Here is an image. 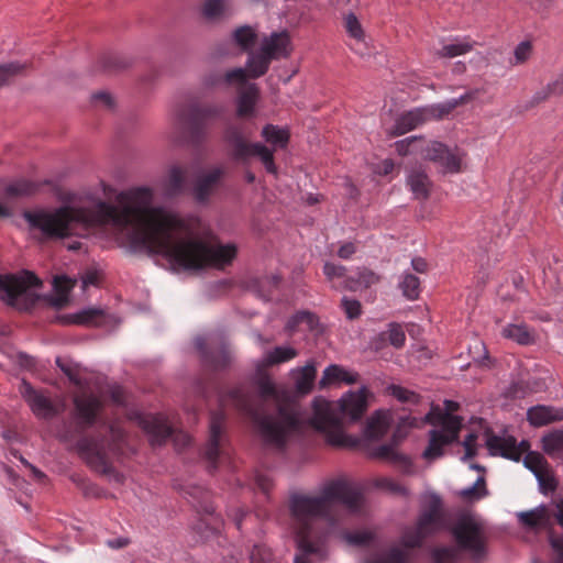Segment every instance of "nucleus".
<instances>
[{
    "label": "nucleus",
    "mask_w": 563,
    "mask_h": 563,
    "mask_svg": "<svg viewBox=\"0 0 563 563\" xmlns=\"http://www.w3.org/2000/svg\"><path fill=\"white\" fill-rule=\"evenodd\" d=\"M92 101L95 104L101 106L109 110L113 109V107H114V100H113L112 96L106 91L96 92L92 96Z\"/></svg>",
    "instance_id": "nucleus-63"
},
{
    "label": "nucleus",
    "mask_w": 563,
    "mask_h": 563,
    "mask_svg": "<svg viewBox=\"0 0 563 563\" xmlns=\"http://www.w3.org/2000/svg\"><path fill=\"white\" fill-rule=\"evenodd\" d=\"M290 374L295 383V389L299 395H308L311 393L317 377L314 362H309L302 367L294 368Z\"/></svg>",
    "instance_id": "nucleus-25"
},
{
    "label": "nucleus",
    "mask_w": 563,
    "mask_h": 563,
    "mask_svg": "<svg viewBox=\"0 0 563 563\" xmlns=\"http://www.w3.org/2000/svg\"><path fill=\"white\" fill-rule=\"evenodd\" d=\"M200 518L195 525V531L202 540H209L220 534L223 520L216 514L211 504L200 505Z\"/></svg>",
    "instance_id": "nucleus-20"
},
{
    "label": "nucleus",
    "mask_w": 563,
    "mask_h": 563,
    "mask_svg": "<svg viewBox=\"0 0 563 563\" xmlns=\"http://www.w3.org/2000/svg\"><path fill=\"white\" fill-rule=\"evenodd\" d=\"M375 486L396 496H407L408 489L398 481L390 477H378L374 482Z\"/></svg>",
    "instance_id": "nucleus-46"
},
{
    "label": "nucleus",
    "mask_w": 563,
    "mask_h": 563,
    "mask_svg": "<svg viewBox=\"0 0 563 563\" xmlns=\"http://www.w3.org/2000/svg\"><path fill=\"white\" fill-rule=\"evenodd\" d=\"M424 108L429 120H441L448 117L455 109V104L453 103L452 99H450L445 102L428 106Z\"/></svg>",
    "instance_id": "nucleus-49"
},
{
    "label": "nucleus",
    "mask_w": 563,
    "mask_h": 563,
    "mask_svg": "<svg viewBox=\"0 0 563 563\" xmlns=\"http://www.w3.org/2000/svg\"><path fill=\"white\" fill-rule=\"evenodd\" d=\"M428 115L426 108H417L408 112L402 113L397 120L394 128L395 135L405 134L419 125L427 122Z\"/></svg>",
    "instance_id": "nucleus-28"
},
{
    "label": "nucleus",
    "mask_w": 563,
    "mask_h": 563,
    "mask_svg": "<svg viewBox=\"0 0 563 563\" xmlns=\"http://www.w3.org/2000/svg\"><path fill=\"white\" fill-rule=\"evenodd\" d=\"M517 517L522 527L532 531L547 529L551 520L550 512L545 506L518 512Z\"/></svg>",
    "instance_id": "nucleus-23"
},
{
    "label": "nucleus",
    "mask_w": 563,
    "mask_h": 563,
    "mask_svg": "<svg viewBox=\"0 0 563 563\" xmlns=\"http://www.w3.org/2000/svg\"><path fill=\"white\" fill-rule=\"evenodd\" d=\"M532 53V45L528 41H523L520 44L517 45L515 48L514 55L515 60L511 62L512 65H519L526 63Z\"/></svg>",
    "instance_id": "nucleus-59"
},
{
    "label": "nucleus",
    "mask_w": 563,
    "mask_h": 563,
    "mask_svg": "<svg viewBox=\"0 0 563 563\" xmlns=\"http://www.w3.org/2000/svg\"><path fill=\"white\" fill-rule=\"evenodd\" d=\"M460 405L453 400L444 401V409L432 406L430 411L422 419L433 427L429 431V442L422 456L426 460H435L443 455L444 449L459 440L463 426V419L454 415Z\"/></svg>",
    "instance_id": "nucleus-6"
},
{
    "label": "nucleus",
    "mask_w": 563,
    "mask_h": 563,
    "mask_svg": "<svg viewBox=\"0 0 563 563\" xmlns=\"http://www.w3.org/2000/svg\"><path fill=\"white\" fill-rule=\"evenodd\" d=\"M475 45L476 42L470 37H455L451 43L443 45L437 54L442 58H453L470 53Z\"/></svg>",
    "instance_id": "nucleus-35"
},
{
    "label": "nucleus",
    "mask_w": 563,
    "mask_h": 563,
    "mask_svg": "<svg viewBox=\"0 0 563 563\" xmlns=\"http://www.w3.org/2000/svg\"><path fill=\"white\" fill-rule=\"evenodd\" d=\"M552 96H554V93H553V91L551 89V85L549 82L545 87L541 88L533 95V97L531 99V104L534 106L540 102H543Z\"/></svg>",
    "instance_id": "nucleus-64"
},
{
    "label": "nucleus",
    "mask_w": 563,
    "mask_h": 563,
    "mask_svg": "<svg viewBox=\"0 0 563 563\" xmlns=\"http://www.w3.org/2000/svg\"><path fill=\"white\" fill-rule=\"evenodd\" d=\"M255 393L240 386L229 391V399L246 416L265 446L282 451L288 441L302 435L309 428L324 437L325 442L336 448H355L360 440L345 433V422L362 419L368 408L366 387L345 393L338 401L314 397L311 413L303 415L300 406L283 387L277 386L267 374L255 380Z\"/></svg>",
    "instance_id": "nucleus-2"
},
{
    "label": "nucleus",
    "mask_w": 563,
    "mask_h": 563,
    "mask_svg": "<svg viewBox=\"0 0 563 563\" xmlns=\"http://www.w3.org/2000/svg\"><path fill=\"white\" fill-rule=\"evenodd\" d=\"M152 190L121 192L117 203L98 202L93 208L60 207L54 211H25L32 229L48 239L80 234L95 225H111L134 250L166 257L186 271L224 268L236 256L234 244L223 245L214 235L192 236L179 217L151 206Z\"/></svg>",
    "instance_id": "nucleus-1"
},
{
    "label": "nucleus",
    "mask_w": 563,
    "mask_h": 563,
    "mask_svg": "<svg viewBox=\"0 0 563 563\" xmlns=\"http://www.w3.org/2000/svg\"><path fill=\"white\" fill-rule=\"evenodd\" d=\"M419 154L431 162L439 164L445 173L455 174L461 170V157L459 154L451 152L444 144L430 141L424 142L421 139Z\"/></svg>",
    "instance_id": "nucleus-16"
},
{
    "label": "nucleus",
    "mask_w": 563,
    "mask_h": 563,
    "mask_svg": "<svg viewBox=\"0 0 563 563\" xmlns=\"http://www.w3.org/2000/svg\"><path fill=\"white\" fill-rule=\"evenodd\" d=\"M345 538L350 544L366 547L374 541L375 533L371 530H358L346 533Z\"/></svg>",
    "instance_id": "nucleus-53"
},
{
    "label": "nucleus",
    "mask_w": 563,
    "mask_h": 563,
    "mask_svg": "<svg viewBox=\"0 0 563 563\" xmlns=\"http://www.w3.org/2000/svg\"><path fill=\"white\" fill-rule=\"evenodd\" d=\"M19 391L37 418L48 420L59 415V407L48 396L41 390H36L26 380H22Z\"/></svg>",
    "instance_id": "nucleus-18"
},
{
    "label": "nucleus",
    "mask_w": 563,
    "mask_h": 563,
    "mask_svg": "<svg viewBox=\"0 0 563 563\" xmlns=\"http://www.w3.org/2000/svg\"><path fill=\"white\" fill-rule=\"evenodd\" d=\"M386 394L393 396L402 404L417 405L420 400V396L415 391H411L399 385H389L386 387Z\"/></svg>",
    "instance_id": "nucleus-44"
},
{
    "label": "nucleus",
    "mask_w": 563,
    "mask_h": 563,
    "mask_svg": "<svg viewBox=\"0 0 563 563\" xmlns=\"http://www.w3.org/2000/svg\"><path fill=\"white\" fill-rule=\"evenodd\" d=\"M421 139L418 136L406 137L395 143L396 151L399 155L406 156L408 154H419V146Z\"/></svg>",
    "instance_id": "nucleus-51"
},
{
    "label": "nucleus",
    "mask_w": 563,
    "mask_h": 563,
    "mask_svg": "<svg viewBox=\"0 0 563 563\" xmlns=\"http://www.w3.org/2000/svg\"><path fill=\"white\" fill-rule=\"evenodd\" d=\"M358 379V374L346 371L344 367L331 364L322 373L318 383L319 389H325L331 385L344 383L346 385L355 384Z\"/></svg>",
    "instance_id": "nucleus-22"
},
{
    "label": "nucleus",
    "mask_w": 563,
    "mask_h": 563,
    "mask_svg": "<svg viewBox=\"0 0 563 563\" xmlns=\"http://www.w3.org/2000/svg\"><path fill=\"white\" fill-rule=\"evenodd\" d=\"M363 495L345 479H332L322 485L318 495L295 494L289 510L299 554L295 563H308V556L323 560L329 531L339 522L341 507L352 514L360 512Z\"/></svg>",
    "instance_id": "nucleus-3"
},
{
    "label": "nucleus",
    "mask_w": 563,
    "mask_h": 563,
    "mask_svg": "<svg viewBox=\"0 0 563 563\" xmlns=\"http://www.w3.org/2000/svg\"><path fill=\"white\" fill-rule=\"evenodd\" d=\"M346 268L343 265H336L333 263H325L323 266V273L328 280L332 283L333 288L341 289L344 286Z\"/></svg>",
    "instance_id": "nucleus-43"
},
{
    "label": "nucleus",
    "mask_w": 563,
    "mask_h": 563,
    "mask_svg": "<svg viewBox=\"0 0 563 563\" xmlns=\"http://www.w3.org/2000/svg\"><path fill=\"white\" fill-rule=\"evenodd\" d=\"M251 563H276L275 556L269 548L264 544H255L250 553Z\"/></svg>",
    "instance_id": "nucleus-50"
},
{
    "label": "nucleus",
    "mask_w": 563,
    "mask_h": 563,
    "mask_svg": "<svg viewBox=\"0 0 563 563\" xmlns=\"http://www.w3.org/2000/svg\"><path fill=\"white\" fill-rule=\"evenodd\" d=\"M346 317L351 320L356 319L362 313V305L358 300L344 297L341 303Z\"/></svg>",
    "instance_id": "nucleus-60"
},
{
    "label": "nucleus",
    "mask_w": 563,
    "mask_h": 563,
    "mask_svg": "<svg viewBox=\"0 0 563 563\" xmlns=\"http://www.w3.org/2000/svg\"><path fill=\"white\" fill-rule=\"evenodd\" d=\"M186 170L180 166H172L166 177V192L169 196H176L183 191Z\"/></svg>",
    "instance_id": "nucleus-39"
},
{
    "label": "nucleus",
    "mask_w": 563,
    "mask_h": 563,
    "mask_svg": "<svg viewBox=\"0 0 563 563\" xmlns=\"http://www.w3.org/2000/svg\"><path fill=\"white\" fill-rule=\"evenodd\" d=\"M195 344L201 354L203 366L209 371H220L229 365L231 355L228 346L223 342L213 346L209 344L207 339L197 338Z\"/></svg>",
    "instance_id": "nucleus-19"
},
{
    "label": "nucleus",
    "mask_w": 563,
    "mask_h": 563,
    "mask_svg": "<svg viewBox=\"0 0 563 563\" xmlns=\"http://www.w3.org/2000/svg\"><path fill=\"white\" fill-rule=\"evenodd\" d=\"M225 173L224 166H212L199 173L192 185L196 201L207 203L221 187Z\"/></svg>",
    "instance_id": "nucleus-15"
},
{
    "label": "nucleus",
    "mask_w": 563,
    "mask_h": 563,
    "mask_svg": "<svg viewBox=\"0 0 563 563\" xmlns=\"http://www.w3.org/2000/svg\"><path fill=\"white\" fill-rule=\"evenodd\" d=\"M254 484L268 498L269 492L273 488V479L267 474L257 472L254 476Z\"/></svg>",
    "instance_id": "nucleus-61"
},
{
    "label": "nucleus",
    "mask_w": 563,
    "mask_h": 563,
    "mask_svg": "<svg viewBox=\"0 0 563 563\" xmlns=\"http://www.w3.org/2000/svg\"><path fill=\"white\" fill-rule=\"evenodd\" d=\"M273 59H271L261 48L257 52H251L246 62V78H258L265 75Z\"/></svg>",
    "instance_id": "nucleus-32"
},
{
    "label": "nucleus",
    "mask_w": 563,
    "mask_h": 563,
    "mask_svg": "<svg viewBox=\"0 0 563 563\" xmlns=\"http://www.w3.org/2000/svg\"><path fill=\"white\" fill-rule=\"evenodd\" d=\"M542 450L551 457H563V430H554L542 438Z\"/></svg>",
    "instance_id": "nucleus-36"
},
{
    "label": "nucleus",
    "mask_w": 563,
    "mask_h": 563,
    "mask_svg": "<svg viewBox=\"0 0 563 563\" xmlns=\"http://www.w3.org/2000/svg\"><path fill=\"white\" fill-rule=\"evenodd\" d=\"M102 402L93 394L82 393L74 397L69 421L58 431L64 442L76 441L80 457L96 472L109 474L112 459L123 454L128 435L119 421L100 417Z\"/></svg>",
    "instance_id": "nucleus-4"
},
{
    "label": "nucleus",
    "mask_w": 563,
    "mask_h": 563,
    "mask_svg": "<svg viewBox=\"0 0 563 563\" xmlns=\"http://www.w3.org/2000/svg\"><path fill=\"white\" fill-rule=\"evenodd\" d=\"M262 136L266 142L279 147H285L289 140V134L286 130L273 124H267L263 128Z\"/></svg>",
    "instance_id": "nucleus-42"
},
{
    "label": "nucleus",
    "mask_w": 563,
    "mask_h": 563,
    "mask_svg": "<svg viewBox=\"0 0 563 563\" xmlns=\"http://www.w3.org/2000/svg\"><path fill=\"white\" fill-rule=\"evenodd\" d=\"M487 494L486 482L484 476H479L476 482L461 492V496L465 499H479Z\"/></svg>",
    "instance_id": "nucleus-54"
},
{
    "label": "nucleus",
    "mask_w": 563,
    "mask_h": 563,
    "mask_svg": "<svg viewBox=\"0 0 563 563\" xmlns=\"http://www.w3.org/2000/svg\"><path fill=\"white\" fill-rule=\"evenodd\" d=\"M318 323L319 320L314 313L299 311L287 321L286 331L291 334L297 331L301 324H305L307 330L312 331L318 327Z\"/></svg>",
    "instance_id": "nucleus-38"
},
{
    "label": "nucleus",
    "mask_w": 563,
    "mask_h": 563,
    "mask_svg": "<svg viewBox=\"0 0 563 563\" xmlns=\"http://www.w3.org/2000/svg\"><path fill=\"white\" fill-rule=\"evenodd\" d=\"M280 277L278 275H266L253 278L247 283V288L255 292L260 298L271 299L274 290L278 287Z\"/></svg>",
    "instance_id": "nucleus-31"
},
{
    "label": "nucleus",
    "mask_w": 563,
    "mask_h": 563,
    "mask_svg": "<svg viewBox=\"0 0 563 563\" xmlns=\"http://www.w3.org/2000/svg\"><path fill=\"white\" fill-rule=\"evenodd\" d=\"M35 190V184L21 179L8 185L5 188V194L9 197L30 196L34 194Z\"/></svg>",
    "instance_id": "nucleus-48"
},
{
    "label": "nucleus",
    "mask_w": 563,
    "mask_h": 563,
    "mask_svg": "<svg viewBox=\"0 0 563 563\" xmlns=\"http://www.w3.org/2000/svg\"><path fill=\"white\" fill-rule=\"evenodd\" d=\"M40 284L37 276L30 272H24L22 276L0 275V299L13 306L27 288Z\"/></svg>",
    "instance_id": "nucleus-17"
},
{
    "label": "nucleus",
    "mask_w": 563,
    "mask_h": 563,
    "mask_svg": "<svg viewBox=\"0 0 563 563\" xmlns=\"http://www.w3.org/2000/svg\"><path fill=\"white\" fill-rule=\"evenodd\" d=\"M486 446L492 455H500L515 462H519L521 456L526 453L523 465L530 470L534 476L550 466L541 453L529 451L530 444L526 440L517 443L514 437H499L489 433L487 434Z\"/></svg>",
    "instance_id": "nucleus-9"
},
{
    "label": "nucleus",
    "mask_w": 563,
    "mask_h": 563,
    "mask_svg": "<svg viewBox=\"0 0 563 563\" xmlns=\"http://www.w3.org/2000/svg\"><path fill=\"white\" fill-rule=\"evenodd\" d=\"M101 67L107 71H114L119 69H123L129 66V63L118 55H103L100 58Z\"/></svg>",
    "instance_id": "nucleus-56"
},
{
    "label": "nucleus",
    "mask_w": 563,
    "mask_h": 563,
    "mask_svg": "<svg viewBox=\"0 0 563 563\" xmlns=\"http://www.w3.org/2000/svg\"><path fill=\"white\" fill-rule=\"evenodd\" d=\"M225 413L217 410L211 413L209 424V441L205 450V457L208 462V468L213 472L221 464L231 465L232 452L224 437Z\"/></svg>",
    "instance_id": "nucleus-11"
},
{
    "label": "nucleus",
    "mask_w": 563,
    "mask_h": 563,
    "mask_svg": "<svg viewBox=\"0 0 563 563\" xmlns=\"http://www.w3.org/2000/svg\"><path fill=\"white\" fill-rule=\"evenodd\" d=\"M398 288L408 300H416L421 291L420 279L412 273L405 272L400 277Z\"/></svg>",
    "instance_id": "nucleus-37"
},
{
    "label": "nucleus",
    "mask_w": 563,
    "mask_h": 563,
    "mask_svg": "<svg viewBox=\"0 0 563 563\" xmlns=\"http://www.w3.org/2000/svg\"><path fill=\"white\" fill-rule=\"evenodd\" d=\"M75 286V282L66 276H56L53 283L54 294L47 299L48 303L56 308L63 309L69 302V292Z\"/></svg>",
    "instance_id": "nucleus-29"
},
{
    "label": "nucleus",
    "mask_w": 563,
    "mask_h": 563,
    "mask_svg": "<svg viewBox=\"0 0 563 563\" xmlns=\"http://www.w3.org/2000/svg\"><path fill=\"white\" fill-rule=\"evenodd\" d=\"M251 132L240 124L230 123L225 126L223 139L229 147L230 156L242 164H246L251 157L257 156L269 174H276L277 167L274 161V152L261 143H251Z\"/></svg>",
    "instance_id": "nucleus-7"
},
{
    "label": "nucleus",
    "mask_w": 563,
    "mask_h": 563,
    "mask_svg": "<svg viewBox=\"0 0 563 563\" xmlns=\"http://www.w3.org/2000/svg\"><path fill=\"white\" fill-rule=\"evenodd\" d=\"M56 364L74 385L78 387L84 386V382L80 377L79 368L77 365L65 363L60 357L56 358Z\"/></svg>",
    "instance_id": "nucleus-55"
},
{
    "label": "nucleus",
    "mask_w": 563,
    "mask_h": 563,
    "mask_svg": "<svg viewBox=\"0 0 563 563\" xmlns=\"http://www.w3.org/2000/svg\"><path fill=\"white\" fill-rule=\"evenodd\" d=\"M527 419L533 427H543L553 422L563 421V415L559 408L537 405L528 409Z\"/></svg>",
    "instance_id": "nucleus-26"
},
{
    "label": "nucleus",
    "mask_w": 563,
    "mask_h": 563,
    "mask_svg": "<svg viewBox=\"0 0 563 563\" xmlns=\"http://www.w3.org/2000/svg\"><path fill=\"white\" fill-rule=\"evenodd\" d=\"M211 84L238 87V115L247 117L253 114L258 98V88L255 84L246 82V71L243 68L239 67L218 74L211 80Z\"/></svg>",
    "instance_id": "nucleus-13"
},
{
    "label": "nucleus",
    "mask_w": 563,
    "mask_h": 563,
    "mask_svg": "<svg viewBox=\"0 0 563 563\" xmlns=\"http://www.w3.org/2000/svg\"><path fill=\"white\" fill-rule=\"evenodd\" d=\"M228 0H205L201 7L202 15L208 20H218L229 13Z\"/></svg>",
    "instance_id": "nucleus-40"
},
{
    "label": "nucleus",
    "mask_w": 563,
    "mask_h": 563,
    "mask_svg": "<svg viewBox=\"0 0 563 563\" xmlns=\"http://www.w3.org/2000/svg\"><path fill=\"white\" fill-rule=\"evenodd\" d=\"M407 185L416 199L426 200L429 198L432 183L421 167H415L409 170Z\"/></svg>",
    "instance_id": "nucleus-27"
},
{
    "label": "nucleus",
    "mask_w": 563,
    "mask_h": 563,
    "mask_svg": "<svg viewBox=\"0 0 563 563\" xmlns=\"http://www.w3.org/2000/svg\"><path fill=\"white\" fill-rule=\"evenodd\" d=\"M501 334L521 345H530L536 339L533 330L525 323H509L504 327Z\"/></svg>",
    "instance_id": "nucleus-33"
},
{
    "label": "nucleus",
    "mask_w": 563,
    "mask_h": 563,
    "mask_svg": "<svg viewBox=\"0 0 563 563\" xmlns=\"http://www.w3.org/2000/svg\"><path fill=\"white\" fill-rule=\"evenodd\" d=\"M24 68L25 65L20 63L0 65V86L9 82L12 77L20 74Z\"/></svg>",
    "instance_id": "nucleus-58"
},
{
    "label": "nucleus",
    "mask_w": 563,
    "mask_h": 563,
    "mask_svg": "<svg viewBox=\"0 0 563 563\" xmlns=\"http://www.w3.org/2000/svg\"><path fill=\"white\" fill-rule=\"evenodd\" d=\"M419 427V420L415 417H401L400 423L394 431L389 443L378 445L373 456L387 460L393 463L401 473L411 475L415 473V466L409 456L397 451L396 446L407 437L410 428Z\"/></svg>",
    "instance_id": "nucleus-12"
},
{
    "label": "nucleus",
    "mask_w": 563,
    "mask_h": 563,
    "mask_svg": "<svg viewBox=\"0 0 563 563\" xmlns=\"http://www.w3.org/2000/svg\"><path fill=\"white\" fill-rule=\"evenodd\" d=\"M233 38L242 49L247 51L254 45L256 33L251 26L243 25L234 31Z\"/></svg>",
    "instance_id": "nucleus-45"
},
{
    "label": "nucleus",
    "mask_w": 563,
    "mask_h": 563,
    "mask_svg": "<svg viewBox=\"0 0 563 563\" xmlns=\"http://www.w3.org/2000/svg\"><path fill=\"white\" fill-rule=\"evenodd\" d=\"M384 341H388L394 347L400 349L405 345L406 335L400 324L390 323L387 331L380 334Z\"/></svg>",
    "instance_id": "nucleus-47"
},
{
    "label": "nucleus",
    "mask_w": 563,
    "mask_h": 563,
    "mask_svg": "<svg viewBox=\"0 0 563 563\" xmlns=\"http://www.w3.org/2000/svg\"><path fill=\"white\" fill-rule=\"evenodd\" d=\"M297 355L298 352L294 347L276 346L265 355L264 364L266 366L282 364L295 358Z\"/></svg>",
    "instance_id": "nucleus-41"
},
{
    "label": "nucleus",
    "mask_w": 563,
    "mask_h": 563,
    "mask_svg": "<svg viewBox=\"0 0 563 563\" xmlns=\"http://www.w3.org/2000/svg\"><path fill=\"white\" fill-rule=\"evenodd\" d=\"M128 418L143 429L152 445H161L168 439H173L178 449H185L191 442V438L187 433L175 431L163 415L142 413L133 410L129 412Z\"/></svg>",
    "instance_id": "nucleus-10"
},
{
    "label": "nucleus",
    "mask_w": 563,
    "mask_h": 563,
    "mask_svg": "<svg viewBox=\"0 0 563 563\" xmlns=\"http://www.w3.org/2000/svg\"><path fill=\"white\" fill-rule=\"evenodd\" d=\"M59 321L63 324L99 325L103 321V311L89 308L77 313L63 316L59 318Z\"/></svg>",
    "instance_id": "nucleus-30"
},
{
    "label": "nucleus",
    "mask_w": 563,
    "mask_h": 563,
    "mask_svg": "<svg viewBox=\"0 0 563 563\" xmlns=\"http://www.w3.org/2000/svg\"><path fill=\"white\" fill-rule=\"evenodd\" d=\"M222 108L214 104L191 106L187 111L179 113V122L187 131L190 141L198 145L207 136L209 121L220 118Z\"/></svg>",
    "instance_id": "nucleus-14"
},
{
    "label": "nucleus",
    "mask_w": 563,
    "mask_h": 563,
    "mask_svg": "<svg viewBox=\"0 0 563 563\" xmlns=\"http://www.w3.org/2000/svg\"><path fill=\"white\" fill-rule=\"evenodd\" d=\"M455 547H442L432 551L434 563H456L464 552L473 560L485 555L486 537L483 526L471 516L461 517L451 528Z\"/></svg>",
    "instance_id": "nucleus-5"
},
{
    "label": "nucleus",
    "mask_w": 563,
    "mask_h": 563,
    "mask_svg": "<svg viewBox=\"0 0 563 563\" xmlns=\"http://www.w3.org/2000/svg\"><path fill=\"white\" fill-rule=\"evenodd\" d=\"M271 59L287 58L291 53V40L287 31L266 36L260 47Z\"/></svg>",
    "instance_id": "nucleus-21"
},
{
    "label": "nucleus",
    "mask_w": 563,
    "mask_h": 563,
    "mask_svg": "<svg viewBox=\"0 0 563 563\" xmlns=\"http://www.w3.org/2000/svg\"><path fill=\"white\" fill-rule=\"evenodd\" d=\"M409 556L407 552L401 549H390L384 559H379L384 563H408Z\"/></svg>",
    "instance_id": "nucleus-62"
},
{
    "label": "nucleus",
    "mask_w": 563,
    "mask_h": 563,
    "mask_svg": "<svg viewBox=\"0 0 563 563\" xmlns=\"http://www.w3.org/2000/svg\"><path fill=\"white\" fill-rule=\"evenodd\" d=\"M446 528V518L439 497L432 496L420 511L413 526L406 527L401 534V544L406 549L420 548L424 540Z\"/></svg>",
    "instance_id": "nucleus-8"
},
{
    "label": "nucleus",
    "mask_w": 563,
    "mask_h": 563,
    "mask_svg": "<svg viewBox=\"0 0 563 563\" xmlns=\"http://www.w3.org/2000/svg\"><path fill=\"white\" fill-rule=\"evenodd\" d=\"M390 415L385 411H376L366 422L363 430V438L366 441H378L388 431Z\"/></svg>",
    "instance_id": "nucleus-24"
},
{
    "label": "nucleus",
    "mask_w": 563,
    "mask_h": 563,
    "mask_svg": "<svg viewBox=\"0 0 563 563\" xmlns=\"http://www.w3.org/2000/svg\"><path fill=\"white\" fill-rule=\"evenodd\" d=\"M344 27L352 38L356 40L357 42L364 40L363 27L355 14L350 13L344 18Z\"/></svg>",
    "instance_id": "nucleus-52"
},
{
    "label": "nucleus",
    "mask_w": 563,
    "mask_h": 563,
    "mask_svg": "<svg viewBox=\"0 0 563 563\" xmlns=\"http://www.w3.org/2000/svg\"><path fill=\"white\" fill-rule=\"evenodd\" d=\"M540 489L543 494L554 492L556 489V481L551 472L550 466L543 472L536 475Z\"/></svg>",
    "instance_id": "nucleus-57"
},
{
    "label": "nucleus",
    "mask_w": 563,
    "mask_h": 563,
    "mask_svg": "<svg viewBox=\"0 0 563 563\" xmlns=\"http://www.w3.org/2000/svg\"><path fill=\"white\" fill-rule=\"evenodd\" d=\"M379 277L371 269L362 268L356 273V276H349L344 279L343 289L357 291L366 289L372 285L378 283Z\"/></svg>",
    "instance_id": "nucleus-34"
}]
</instances>
